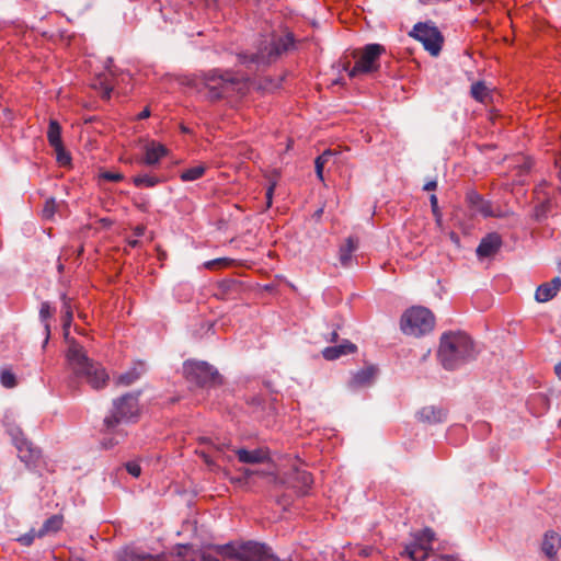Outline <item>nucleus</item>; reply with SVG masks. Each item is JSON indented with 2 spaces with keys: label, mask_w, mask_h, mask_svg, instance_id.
I'll return each instance as SVG.
<instances>
[{
  "label": "nucleus",
  "mask_w": 561,
  "mask_h": 561,
  "mask_svg": "<svg viewBox=\"0 0 561 561\" xmlns=\"http://www.w3.org/2000/svg\"><path fill=\"white\" fill-rule=\"evenodd\" d=\"M437 355L444 368L454 370L476 358L474 344L463 332L444 333Z\"/></svg>",
  "instance_id": "1"
},
{
  "label": "nucleus",
  "mask_w": 561,
  "mask_h": 561,
  "mask_svg": "<svg viewBox=\"0 0 561 561\" xmlns=\"http://www.w3.org/2000/svg\"><path fill=\"white\" fill-rule=\"evenodd\" d=\"M222 558L238 561H277L271 549L261 542H228L226 545H211L208 548Z\"/></svg>",
  "instance_id": "2"
},
{
  "label": "nucleus",
  "mask_w": 561,
  "mask_h": 561,
  "mask_svg": "<svg viewBox=\"0 0 561 561\" xmlns=\"http://www.w3.org/2000/svg\"><path fill=\"white\" fill-rule=\"evenodd\" d=\"M204 85L208 90L210 101H218L231 96L233 93H242L245 88L243 78L231 71H208L204 75Z\"/></svg>",
  "instance_id": "3"
},
{
  "label": "nucleus",
  "mask_w": 561,
  "mask_h": 561,
  "mask_svg": "<svg viewBox=\"0 0 561 561\" xmlns=\"http://www.w3.org/2000/svg\"><path fill=\"white\" fill-rule=\"evenodd\" d=\"M139 412V392H127L113 401L111 414L103 420L102 431L111 433L121 422L136 419Z\"/></svg>",
  "instance_id": "4"
},
{
  "label": "nucleus",
  "mask_w": 561,
  "mask_h": 561,
  "mask_svg": "<svg viewBox=\"0 0 561 561\" xmlns=\"http://www.w3.org/2000/svg\"><path fill=\"white\" fill-rule=\"evenodd\" d=\"M400 324L404 334L419 337L434 329L435 317L425 307H412L403 313Z\"/></svg>",
  "instance_id": "5"
},
{
  "label": "nucleus",
  "mask_w": 561,
  "mask_h": 561,
  "mask_svg": "<svg viewBox=\"0 0 561 561\" xmlns=\"http://www.w3.org/2000/svg\"><path fill=\"white\" fill-rule=\"evenodd\" d=\"M183 374L188 382L198 387H216L222 382V377L218 370L206 362H185Z\"/></svg>",
  "instance_id": "6"
},
{
  "label": "nucleus",
  "mask_w": 561,
  "mask_h": 561,
  "mask_svg": "<svg viewBox=\"0 0 561 561\" xmlns=\"http://www.w3.org/2000/svg\"><path fill=\"white\" fill-rule=\"evenodd\" d=\"M295 47V38L293 33H287L284 36L273 38L256 54H252L249 58L244 56V62L256 64L257 66H268L282 56L284 53L289 51Z\"/></svg>",
  "instance_id": "7"
},
{
  "label": "nucleus",
  "mask_w": 561,
  "mask_h": 561,
  "mask_svg": "<svg viewBox=\"0 0 561 561\" xmlns=\"http://www.w3.org/2000/svg\"><path fill=\"white\" fill-rule=\"evenodd\" d=\"M295 47V38L293 33H287L284 36L273 38L256 54H252L249 58L244 56V62L256 64L257 66H268L282 56L284 53L289 51Z\"/></svg>",
  "instance_id": "8"
},
{
  "label": "nucleus",
  "mask_w": 561,
  "mask_h": 561,
  "mask_svg": "<svg viewBox=\"0 0 561 561\" xmlns=\"http://www.w3.org/2000/svg\"><path fill=\"white\" fill-rule=\"evenodd\" d=\"M409 35L421 42L424 48L432 55L437 56L444 43L440 31L430 22L416 23Z\"/></svg>",
  "instance_id": "9"
},
{
  "label": "nucleus",
  "mask_w": 561,
  "mask_h": 561,
  "mask_svg": "<svg viewBox=\"0 0 561 561\" xmlns=\"http://www.w3.org/2000/svg\"><path fill=\"white\" fill-rule=\"evenodd\" d=\"M386 53L385 46L380 44H367L360 51L358 60L351 68V78L360 73H371L379 69V58Z\"/></svg>",
  "instance_id": "10"
},
{
  "label": "nucleus",
  "mask_w": 561,
  "mask_h": 561,
  "mask_svg": "<svg viewBox=\"0 0 561 561\" xmlns=\"http://www.w3.org/2000/svg\"><path fill=\"white\" fill-rule=\"evenodd\" d=\"M66 357L71 369L77 376L83 375L90 368V366L95 364L88 357L83 346L75 340L70 342Z\"/></svg>",
  "instance_id": "11"
},
{
  "label": "nucleus",
  "mask_w": 561,
  "mask_h": 561,
  "mask_svg": "<svg viewBox=\"0 0 561 561\" xmlns=\"http://www.w3.org/2000/svg\"><path fill=\"white\" fill-rule=\"evenodd\" d=\"M502 247L501 236L496 232L483 237L476 250L479 259L490 257L499 252Z\"/></svg>",
  "instance_id": "12"
},
{
  "label": "nucleus",
  "mask_w": 561,
  "mask_h": 561,
  "mask_svg": "<svg viewBox=\"0 0 561 561\" xmlns=\"http://www.w3.org/2000/svg\"><path fill=\"white\" fill-rule=\"evenodd\" d=\"M80 377H84L93 389H102L106 386L110 377L101 364L95 363Z\"/></svg>",
  "instance_id": "13"
},
{
  "label": "nucleus",
  "mask_w": 561,
  "mask_h": 561,
  "mask_svg": "<svg viewBox=\"0 0 561 561\" xmlns=\"http://www.w3.org/2000/svg\"><path fill=\"white\" fill-rule=\"evenodd\" d=\"M417 420L426 424H437L446 421L447 411L440 407L426 405L416 413Z\"/></svg>",
  "instance_id": "14"
},
{
  "label": "nucleus",
  "mask_w": 561,
  "mask_h": 561,
  "mask_svg": "<svg viewBox=\"0 0 561 561\" xmlns=\"http://www.w3.org/2000/svg\"><path fill=\"white\" fill-rule=\"evenodd\" d=\"M561 288V277L556 276L550 282L543 283L538 286L535 293V299L538 302H547L551 300Z\"/></svg>",
  "instance_id": "15"
},
{
  "label": "nucleus",
  "mask_w": 561,
  "mask_h": 561,
  "mask_svg": "<svg viewBox=\"0 0 561 561\" xmlns=\"http://www.w3.org/2000/svg\"><path fill=\"white\" fill-rule=\"evenodd\" d=\"M142 149H145V157L142 158V163L147 165H153L159 162V160L168 154V149L160 142H156L153 140L148 141Z\"/></svg>",
  "instance_id": "16"
},
{
  "label": "nucleus",
  "mask_w": 561,
  "mask_h": 561,
  "mask_svg": "<svg viewBox=\"0 0 561 561\" xmlns=\"http://www.w3.org/2000/svg\"><path fill=\"white\" fill-rule=\"evenodd\" d=\"M356 348L357 347L355 344L351 343L350 341H344L340 345L325 347L322 351V355L328 360H334L343 355L354 353Z\"/></svg>",
  "instance_id": "17"
},
{
  "label": "nucleus",
  "mask_w": 561,
  "mask_h": 561,
  "mask_svg": "<svg viewBox=\"0 0 561 561\" xmlns=\"http://www.w3.org/2000/svg\"><path fill=\"white\" fill-rule=\"evenodd\" d=\"M313 480L311 474L306 470H295L290 478L289 483L293 488L297 489L300 493H306L311 486Z\"/></svg>",
  "instance_id": "18"
},
{
  "label": "nucleus",
  "mask_w": 561,
  "mask_h": 561,
  "mask_svg": "<svg viewBox=\"0 0 561 561\" xmlns=\"http://www.w3.org/2000/svg\"><path fill=\"white\" fill-rule=\"evenodd\" d=\"M561 547V536L554 531L545 534L541 550L548 558H553Z\"/></svg>",
  "instance_id": "19"
},
{
  "label": "nucleus",
  "mask_w": 561,
  "mask_h": 561,
  "mask_svg": "<svg viewBox=\"0 0 561 561\" xmlns=\"http://www.w3.org/2000/svg\"><path fill=\"white\" fill-rule=\"evenodd\" d=\"M238 459L243 463H261L268 459V455L262 449L247 450V449H238L236 450Z\"/></svg>",
  "instance_id": "20"
},
{
  "label": "nucleus",
  "mask_w": 561,
  "mask_h": 561,
  "mask_svg": "<svg viewBox=\"0 0 561 561\" xmlns=\"http://www.w3.org/2000/svg\"><path fill=\"white\" fill-rule=\"evenodd\" d=\"M123 180L124 174L115 170L100 169L96 174L98 185L102 188H107L108 184L118 183Z\"/></svg>",
  "instance_id": "21"
},
{
  "label": "nucleus",
  "mask_w": 561,
  "mask_h": 561,
  "mask_svg": "<svg viewBox=\"0 0 561 561\" xmlns=\"http://www.w3.org/2000/svg\"><path fill=\"white\" fill-rule=\"evenodd\" d=\"M403 554H407L413 561H425L428 557L427 547L415 540L404 547Z\"/></svg>",
  "instance_id": "22"
},
{
  "label": "nucleus",
  "mask_w": 561,
  "mask_h": 561,
  "mask_svg": "<svg viewBox=\"0 0 561 561\" xmlns=\"http://www.w3.org/2000/svg\"><path fill=\"white\" fill-rule=\"evenodd\" d=\"M64 519L60 515H53L47 518L41 529L37 531V537L42 538L48 534L57 533L62 526Z\"/></svg>",
  "instance_id": "23"
},
{
  "label": "nucleus",
  "mask_w": 561,
  "mask_h": 561,
  "mask_svg": "<svg viewBox=\"0 0 561 561\" xmlns=\"http://www.w3.org/2000/svg\"><path fill=\"white\" fill-rule=\"evenodd\" d=\"M466 201H467L468 207L471 210H491L490 203L488 201L483 199V197L474 191H469L466 194Z\"/></svg>",
  "instance_id": "24"
},
{
  "label": "nucleus",
  "mask_w": 561,
  "mask_h": 561,
  "mask_svg": "<svg viewBox=\"0 0 561 561\" xmlns=\"http://www.w3.org/2000/svg\"><path fill=\"white\" fill-rule=\"evenodd\" d=\"M357 249V241L352 237H348L343 245H341L339 251V259L343 266H348L352 253Z\"/></svg>",
  "instance_id": "25"
},
{
  "label": "nucleus",
  "mask_w": 561,
  "mask_h": 561,
  "mask_svg": "<svg viewBox=\"0 0 561 561\" xmlns=\"http://www.w3.org/2000/svg\"><path fill=\"white\" fill-rule=\"evenodd\" d=\"M18 449L20 459L25 463H30L39 457V451L33 448L31 443L25 440L21 442V445H18Z\"/></svg>",
  "instance_id": "26"
},
{
  "label": "nucleus",
  "mask_w": 561,
  "mask_h": 561,
  "mask_svg": "<svg viewBox=\"0 0 561 561\" xmlns=\"http://www.w3.org/2000/svg\"><path fill=\"white\" fill-rule=\"evenodd\" d=\"M51 314H53V311H51L49 302H47V301L42 302L41 308H39V319L44 325V332H45L44 346L48 343V340L50 336V323L48 320L51 317Z\"/></svg>",
  "instance_id": "27"
},
{
  "label": "nucleus",
  "mask_w": 561,
  "mask_h": 561,
  "mask_svg": "<svg viewBox=\"0 0 561 561\" xmlns=\"http://www.w3.org/2000/svg\"><path fill=\"white\" fill-rule=\"evenodd\" d=\"M140 377V373L136 367L119 374L115 378V385L119 387H129L135 383Z\"/></svg>",
  "instance_id": "28"
},
{
  "label": "nucleus",
  "mask_w": 561,
  "mask_h": 561,
  "mask_svg": "<svg viewBox=\"0 0 561 561\" xmlns=\"http://www.w3.org/2000/svg\"><path fill=\"white\" fill-rule=\"evenodd\" d=\"M375 374L376 369L374 367H366L360 369L354 375L352 383L355 387L368 385L373 380Z\"/></svg>",
  "instance_id": "29"
},
{
  "label": "nucleus",
  "mask_w": 561,
  "mask_h": 561,
  "mask_svg": "<svg viewBox=\"0 0 561 561\" xmlns=\"http://www.w3.org/2000/svg\"><path fill=\"white\" fill-rule=\"evenodd\" d=\"M93 88L99 90L103 99H108L113 90V83L106 73L100 75L93 82Z\"/></svg>",
  "instance_id": "30"
},
{
  "label": "nucleus",
  "mask_w": 561,
  "mask_h": 561,
  "mask_svg": "<svg viewBox=\"0 0 561 561\" xmlns=\"http://www.w3.org/2000/svg\"><path fill=\"white\" fill-rule=\"evenodd\" d=\"M48 142L51 147H58L62 145L61 140V127L55 119H50L47 130Z\"/></svg>",
  "instance_id": "31"
},
{
  "label": "nucleus",
  "mask_w": 561,
  "mask_h": 561,
  "mask_svg": "<svg viewBox=\"0 0 561 561\" xmlns=\"http://www.w3.org/2000/svg\"><path fill=\"white\" fill-rule=\"evenodd\" d=\"M117 561H140L139 548L135 545L126 546L117 551Z\"/></svg>",
  "instance_id": "32"
},
{
  "label": "nucleus",
  "mask_w": 561,
  "mask_h": 561,
  "mask_svg": "<svg viewBox=\"0 0 561 561\" xmlns=\"http://www.w3.org/2000/svg\"><path fill=\"white\" fill-rule=\"evenodd\" d=\"M334 152L330 149L324 150L320 156H318L314 160V169L317 178L323 182V169L324 165L329 162V160L333 157Z\"/></svg>",
  "instance_id": "33"
},
{
  "label": "nucleus",
  "mask_w": 561,
  "mask_h": 561,
  "mask_svg": "<svg viewBox=\"0 0 561 561\" xmlns=\"http://www.w3.org/2000/svg\"><path fill=\"white\" fill-rule=\"evenodd\" d=\"M204 173H205V167L199 164V165H195V167L188 168L186 170H183L180 174V179L183 182H191V181H195V180L202 178Z\"/></svg>",
  "instance_id": "34"
},
{
  "label": "nucleus",
  "mask_w": 561,
  "mask_h": 561,
  "mask_svg": "<svg viewBox=\"0 0 561 561\" xmlns=\"http://www.w3.org/2000/svg\"><path fill=\"white\" fill-rule=\"evenodd\" d=\"M234 264V260L230 257H218L204 263V267L210 271H217L230 267Z\"/></svg>",
  "instance_id": "35"
},
{
  "label": "nucleus",
  "mask_w": 561,
  "mask_h": 561,
  "mask_svg": "<svg viewBox=\"0 0 561 561\" xmlns=\"http://www.w3.org/2000/svg\"><path fill=\"white\" fill-rule=\"evenodd\" d=\"M470 93L474 100L484 102L489 95V89L483 81H478L471 85Z\"/></svg>",
  "instance_id": "36"
},
{
  "label": "nucleus",
  "mask_w": 561,
  "mask_h": 561,
  "mask_svg": "<svg viewBox=\"0 0 561 561\" xmlns=\"http://www.w3.org/2000/svg\"><path fill=\"white\" fill-rule=\"evenodd\" d=\"M435 539V534L431 528H425L422 531H420L414 540L416 542H422L427 547V552L431 550V543Z\"/></svg>",
  "instance_id": "37"
},
{
  "label": "nucleus",
  "mask_w": 561,
  "mask_h": 561,
  "mask_svg": "<svg viewBox=\"0 0 561 561\" xmlns=\"http://www.w3.org/2000/svg\"><path fill=\"white\" fill-rule=\"evenodd\" d=\"M56 151L57 162L61 165H68L71 162L70 154L65 150L64 145L53 147Z\"/></svg>",
  "instance_id": "38"
},
{
  "label": "nucleus",
  "mask_w": 561,
  "mask_h": 561,
  "mask_svg": "<svg viewBox=\"0 0 561 561\" xmlns=\"http://www.w3.org/2000/svg\"><path fill=\"white\" fill-rule=\"evenodd\" d=\"M64 313V327L70 325V322L72 320V309L70 306V300L64 295L62 296V309Z\"/></svg>",
  "instance_id": "39"
},
{
  "label": "nucleus",
  "mask_w": 561,
  "mask_h": 561,
  "mask_svg": "<svg viewBox=\"0 0 561 561\" xmlns=\"http://www.w3.org/2000/svg\"><path fill=\"white\" fill-rule=\"evenodd\" d=\"M1 383L5 388H13L16 385L14 374L9 370H3L1 373Z\"/></svg>",
  "instance_id": "40"
},
{
  "label": "nucleus",
  "mask_w": 561,
  "mask_h": 561,
  "mask_svg": "<svg viewBox=\"0 0 561 561\" xmlns=\"http://www.w3.org/2000/svg\"><path fill=\"white\" fill-rule=\"evenodd\" d=\"M37 537V531H35L34 529H31L30 531H27L26 534L20 536L18 538V541L25 546V547H28L31 546L33 542H34V539Z\"/></svg>",
  "instance_id": "41"
},
{
  "label": "nucleus",
  "mask_w": 561,
  "mask_h": 561,
  "mask_svg": "<svg viewBox=\"0 0 561 561\" xmlns=\"http://www.w3.org/2000/svg\"><path fill=\"white\" fill-rule=\"evenodd\" d=\"M126 469H127L128 473H130L135 478L140 477V465L138 461L134 460V461L127 462Z\"/></svg>",
  "instance_id": "42"
},
{
  "label": "nucleus",
  "mask_w": 561,
  "mask_h": 561,
  "mask_svg": "<svg viewBox=\"0 0 561 561\" xmlns=\"http://www.w3.org/2000/svg\"><path fill=\"white\" fill-rule=\"evenodd\" d=\"M201 442L211 444V446L215 448L216 451L221 453L228 445L226 443H214L208 437H201Z\"/></svg>",
  "instance_id": "43"
},
{
  "label": "nucleus",
  "mask_w": 561,
  "mask_h": 561,
  "mask_svg": "<svg viewBox=\"0 0 561 561\" xmlns=\"http://www.w3.org/2000/svg\"><path fill=\"white\" fill-rule=\"evenodd\" d=\"M160 181H161V179L159 176H151V175L142 174V185H146L148 187L154 186Z\"/></svg>",
  "instance_id": "44"
},
{
  "label": "nucleus",
  "mask_w": 561,
  "mask_h": 561,
  "mask_svg": "<svg viewBox=\"0 0 561 561\" xmlns=\"http://www.w3.org/2000/svg\"><path fill=\"white\" fill-rule=\"evenodd\" d=\"M113 221L110 218H101L98 221H95L94 229H107L112 226Z\"/></svg>",
  "instance_id": "45"
},
{
  "label": "nucleus",
  "mask_w": 561,
  "mask_h": 561,
  "mask_svg": "<svg viewBox=\"0 0 561 561\" xmlns=\"http://www.w3.org/2000/svg\"><path fill=\"white\" fill-rule=\"evenodd\" d=\"M237 285L238 284L234 279H226L219 284V288H221L222 291H229V290L233 289L234 287H237Z\"/></svg>",
  "instance_id": "46"
},
{
  "label": "nucleus",
  "mask_w": 561,
  "mask_h": 561,
  "mask_svg": "<svg viewBox=\"0 0 561 561\" xmlns=\"http://www.w3.org/2000/svg\"><path fill=\"white\" fill-rule=\"evenodd\" d=\"M275 186H276V182L275 181L271 182L270 186L266 190L265 197H266V207L267 208L272 207V196H273Z\"/></svg>",
  "instance_id": "47"
},
{
  "label": "nucleus",
  "mask_w": 561,
  "mask_h": 561,
  "mask_svg": "<svg viewBox=\"0 0 561 561\" xmlns=\"http://www.w3.org/2000/svg\"><path fill=\"white\" fill-rule=\"evenodd\" d=\"M199 558L201 561H219V559L208 550L201 551Z\"/></svg>",
  "instance_id": "48"
},
{
  "label": "nucleus",
  "mask_w": 561,
  "mask_h": 561,
  "mask_svg": "<svg viewBox=\"0 0 561 561\" xmlns=\"http://www.w3.org/2000/svg\"><path fill=\"white\" fill-rule=\"evenodd\" d=\"M437 187V182L435 180L428 181L424 184L423 190L427 192L435 191Z\"/></svg>",
  "instance_id": "49"
},
{
  "label": "nucleus",
  "mask_w": 561,
  "mask_h": 561,
  "mask_svg": "<svg viewBox=\"0 0 561 561\" xmlns=\"http://www.w3.org/2000/svg\"><path fill=\"white\" fill-rule=\"evenodd\" d=\"M339 339V333H337V330H333L329 335L328 337L325 339L328 342H331V343H334L336 342Z\"/></svg>",
  "instance_id": "50"
},
{
  "label": "nucleus",
  "mask_w": 561,
  "mask_h": 561,
  "mask_svg": "<svg viewBox=\"0 0 561 561\" xmlns=\"http://www.w3.org/2000/svg\"><path fill=\"white\" fill-rule=\"evenodd\" d=\"M431 207L432 210H438V202L435 194H431L430 196Z\"/></svg>",
  "instance_id": "51"
},
{
  "label": "nucleus",
  "mask_w": 561,
  "mask_h": 561,
  "mask_svg": "<svg viewBox=\"0 0 561 561\" xmlns=\"http://www.w3.org/2000/svg\"><path fill=\"white\" fill-rule=\"evenodd\" d=\"M554 373L561 379V362L554 366Z\"/></svg>",
  "instance_id": "52"
},
{
  "label": "nucleus",
  "mask_w": 561,
  "mask_h": 561,
  "mask_svg": "<svg viewBox=\"0 0 561 561\" xmlns=\"http://www.w3.org/2000/svg\"><path fill=\"white\" fill-rule=\"evenodd\" d=\"M201 456L204 458L206 463H211L209 456L205 451H201Z\"/></svg>",
  "instance_id": "53"
},
{
  "label": "nucleus",
  "mask_w": 561,
  "mask_h": 561,
  "mask_svg": "<svg viewBox=\"0 0 561 561\" xmlns=\"http://www.w3.org/2000/svg\"><path fill=\"white\" fill-rule=\"evenodd\" d=\"M150 116V111L148 107H144L142 108V119L147 118Z\"/></svg>",
  "instance_id": "54"
},
{
  "label": "nucleus",
  "mask_w": 561,
  "mask_h": 561,
  "mask_svg": "<svg viewBox=\"0 0 561 561\" xmlns=\"http://www.w3.org/2000/svg\"><path fill=\"white\" fill-rule=\"evenodd\" d=\"M117 443H118L117 440H115V442H114L113 439H110V442H108V443H105V442H104V443H103V446H104L105 448H108V447L114 446V445H115V444H117Z\"/></svg>",
  "instance_id": "55"
},
{
  "label": "nucleus",
  "mask_w": 561,
  "mask_h": 561,
  "mask_svg": "<svg viewBox=\"0 0 561 561\" xmlns=\"http://www.w3.org/2000/svg\"><path fill=\"white\" fill-rule=\"evenodd\" d=\"M133 181L135 183L136 186H139L140 185V175H135L133 178Z\"/></svg>",
  "instance_id": "56"
},
{
  "label": "nucleus",
  "mask_w": 561,
  "mask_h": 561,
  "mask_svg": "<svg viewBox=\"0 0 561 561\" xmlns=\"http://www.w3.org/2000/svg\"><path fill=\"white\" fill-rule=\"evenodd\" d=\"M530 167H531V164L529 162H525L524 165H523V170L525 172H528L530 170Z\"/></svg>",
  "instance_id": "57"
},
{
  "label": "nucleus",
  "mask_w": 561,
  "mask_h": 561,
  "mask_svg": "<svg viewBox=\"0 0 561 561\" xmlns=\"http://www.w3.org/2000/svg\"><path fill=\"white\" fill-rule=\"evenodd\" d=\"M435 214V217H436V222L437 225H440V221H442V213H434Z\"/></svg>",
  "instance_id": "58"
},
{
  "label": "nucleus",
  "mask_w": 561,
  "mask_h": 561,
  "mask_svg": "<svg viewBox=\"0 0 561 561\" xmlns=\"http://www.w3.org/2000/svg\"><path fill=\"white\" fill-rule=\"evenodd\" d=\"M254 473H256V472H255V471H252V470H250V469H244V474H245L247 477H250V476H252V474H254Z\"/></svg>",
  "instance_id": "59"
},
{
  "label": "nucleus",
  "mask_w": 561,
  "mask_h": 561,
  "mask_svg": "<svg viewBox=\"0 0 561 561\" xmlns=\"http://www.w3.org/2000/svg\"><path fill=\"white\" fill-rule=\"evenodd\" d=\"M343 69L350 72V61L344 64Z\"/></svg>",
  "instance_id": "60"
},
{
  "label": "nucleus",
  "mask_w": 561,
  "mask_h": 561,
  "mask_svg": "<svg viewBox=\"0 0 561 561\" xmlns=\"http://www.w3.org/2000/svg\"><path fill=\"white\" fill-rule=\"evenodd\" d=\"M141 559H142V561H145L147 559L151 560L152 557L150 554L146 556V554L142 553Z\"/></svg>",
  "instance_id": "61"
},
{
  "label": "nucleus",
  "mask_w": 561,
  "mask_h": 561,
  "mask_svg": "<svg viewBox=\"0 0 561 561\" xmlns=\"http://www.w3.org/2000/svg\"><path fill=\"white\" fill-rule=\"evenodd\" d=\"M181 130L183 133H188L190 131V129L187 127L183 126V125L181 126Z\"/></svg>",
  "instance_id": "62"
},
{
  "label": "nucleus",
  "mask_w": 561,
  "mask_h": 561,
  "mask_svg": "<svg viewBox=\"0 0 561 561\" xmlns=\"http://www.w3.org/2000/svg\"><path fill=\"white\" fill-rule=\"evenodd\" d=\"M485 215H490V216H497V215H500V213H493V211H490V213H485Z\"/></svg>",
  "instance_id": "63"
},
{
  "label": "nucleus",
  "mask_w": 561,
  "mask_h": 561,
  "mask_svg": "<svg viewBox=\"0 0 561 561\" xmlns=\"http://www.w3.org/2000/svg\"><path fill=\"white\" fill-rule=\"evenodd\" d=\"M135 231H136V233H139L140 232V227H136Z\"/></svg>",
  "instance_id": "64"
}]
</instances>
